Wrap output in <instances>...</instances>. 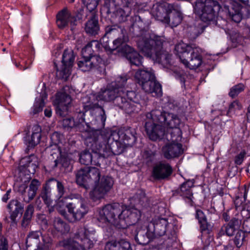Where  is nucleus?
<instances>
[{"label":"nucleus","mask_w":250,"mask_h":250,"mask_svg":"<svg viewBox=\"0 0 250 250\" xmlns=\"http://www.w3.org/2000/svg\"><path fill=\"white\" fill-rule=\"evenodd\" d=\"M128 80L127 75L118 76L105 88L101 89L96 96L97 100L111 103L127 114L138 112L141 105L135 92L128 89Z\"/></svg>","instance_id":"obj_1"},{"label":"nucleus","mask_w":250,"mask_h":250,"mask_svg":"<svg viewBox=\"0 0 250 250\" xmlns=\"http://www.w3.org/2000/svg\"><path fill=\"white\" fill-rule=\"evenodd\" d=\"M106 119L105 110L103 107H100L99 114L93 124H97L96 127L92 128L91 136L87 140L88 146L94 151L99 152L103 158L120 154L127 147L121 140H115L114 137L116 132L102 129L105 126Z\"/></svg>","instance_id":"obj_2"},{"label":"nucleus","mask_w":250,"mask_h":250,"mask_svg":"<svg viewBox=\"0 0 250 250\" xmlns=\"http://www.w3.org/2000/svg\"><path fill=\"white\" fill-rule=\"evenodd\" d=\"M76 180L78 185L86 189L93 187L89 195L94 201L103 198L114 184L111 177L102 175L100 169L93 167L80 169L76 174Z\"/></svg>","instance_id":"obj_3"},{"label":"nucleus","mask_w":250,"mask_h":250,"mask_svg":"<svg viewBox=\"0 0 250 250\" xmlns=\"http://www.w3.org/2000/svg\"><path fill=\"white\" fill-rule=\"evenodd\" d=\"M141 212L136 208H125L118 203L107 204L100 209L97 219L111 223L120 229L135 225L140 219Z\"/></svg>","instance_id":"obj_4"},{"label":"nucleus","mask_w":250,"mask_h":250,"mask_svg":"<svg viewBox=\"0 0 250 250\" xmlns=\"http://www.w3.org/2000/svg\"><path fill=\"white\" fill-rule=\"evenodd\" d=\"M164 37L142 31L137 44L140 52L154 62L166 65L170 63L171 55L163 48Z\"/></svg>","instance_id":"obj_5"},{"label":"nucleus","mask_w":250,"mask_h":250,"mask_svg":"<svg viewBox=\"0 0 250 250\" xmlns=\"http://www.w3.org/2000/svg\"><path fill=\"white\" fill-rule=\"evenodd\" d=\"M176 55L185 67L195 69L203 63L202 50L195 44L180 42L175 47Z\"/></svg>","instance_id":"obj_6"},{"label":"nucleus","mask_w":250,"mask_h":250,"mask_svg":"<svg viewBox=\"0 0 250 250\" xmlns=\"http://www.w3.org/2000/svg\"><path fill=\"white\" fill-rule=\"evenodd\" d=\"M85 100L83 101V110H78L76 109V112L78 114L77 118H78V122H76L74 120L73 118H67L63 119L62 121V125L63 127L67 129H71L74 127H76L78 130L81 132H86L87 135H88V131H91L93 127H96V126L90 127L89 125L86 124V126L85 128L83 125V124L85 122V113L90 110H93L95 108H99L102 107L100 106L98 103H94L90 101V98L89 97H85L84 99Z\"/></svg>","instance_id":"obj_7"},{"label":"nucleus","mask_w":250,"mask_h":250,"mask_svg":"<svg viewBox=\"0 0 250 250\" xmlns=\"http://www.w3.org/2000/svg\"><path fill=\"white\" fill-rule=\"evenodd\" d=\"M221 6L215 0H197L194 6L195 13L204 22L215 21Z\"/></svg>","instance_id":"obj_8"},{"label":"nucleus","mask_w":250,"mask_h":250,"mask_svg":"<svg viewBox=\"0 0 250 250\" xmlns=\"http://www.w3.org/2000/svg\"><path fill=\"white\" fill-rule=\"evenodd\" d=\"M146 117L153 121H158L169 129L180 127L182 124L178 115L162 110H152L146 114Z\"/></svg>","instance_id":"obj_9"},{"label":"nucleus","mask_w":250,"mask_h":250,"mask_svg":"<svg viewBox=\"0 0 250 250\" xmlns=\"http://www.w3.org/2000/svg\"><path fill=\"white\" fill-rule=\"evenodd\" d=\"M27 247L37 246L36 250H50L53 245V240L49 234L43 233L41 230L29 232L26 239Z\"/></svg>","instance_id":"obj_10"},{"label":"nucleus","mask_w":250,"mask_h":250,"mask_svg":"<svg viewBox=\"0 0 250 250\" xmlns=\"http://www.w3.org/2000/svg\"><path fill=\"white\" fill-rule=\"evenodd\" d=\"M68 212L71 216L67 214L65 210H60V213L69 222L75 223L81 220L88 212V207L82 200L77 203L71 202L66 205Z\"/></svg>","instance_id":"obj_11"},{"label":"nucleus","mask_w":250,"mask_h":250,"mask_svg":"<svg viewBox=\"0 0 250 250\" xmlns=\"http://www.w3.org/2000/svg\"><path fill=\"white\" fill-rule=\"evenodd\" d=\"M75 56L72 49H65L62 56V67L59 70L55 62V67L56 68V75L60 79L66 81L71 74V68L73 65Z\"/></svg>","instance_id":"obj_12"},{"label":"nucleus","mask_w":250,"mask_h":250,"mask_svg":"<svg viewBox=\"0 0 250 250\" xmlns=\"http://www.w3.org/2000/svg\"><path fill=\"white\" fill-rule=\"evenodd\" d=\"M145 130L149 139L152 141L162 139L166 134L165 127L158 121L148 119L146 117Z\"/></svg>","instance_id":"obj_13"},{"label":"nucleus","mask_w":250,"mask_h":250,"mask_svg":"<svg viewBox=\"0 0 250 250\" xmlns=\"http://www.w3.org/2000/svg\"><path fill=\"white\" fill-rule=\"evenodd\" d=\"M71 98L68 94L65 92H58L54 102L56 105V114L61 117L67 115L71 106Z\"/></svg>","instance_id":"obj_14"},{"label":"nucleus","mask_w":250,"mask_h":250,"mask_svg":"<svg viewBox=\"0 0 250 250\" xmlns=\"http://www.w3.org/2000/svg\"><path fill=\"white\" fill-rule=\"evenodd\" d=\"M80 18L78 15H73L67 8H64L57 14L56 22L60 28H63L70 23L71 30H73Z\"/></svg>","instance_id":"obj_15"},{"label":"nucleus","mask_w":250,"mask_h":250,"mask_svg":"<svg viewBox=\"0 0 250 250\" xmlns=\"http://www.w3.org/2000/svg\"><path fill=\"white\" fill-rule=\"evenodd\" d=\"M91 136V131H88V135L85 139V144L92 151V153L89 151L84 150L80 155L79 161L84 165H93L97 166H100V159L102 157L99 152L93 150L90 146H88L87 143V139Z\"/></svg>","instance_id":"obj_16"},{"label":"nucleus","mask_w":250,"mask_h":250,"mask_svg":"<svg viewBox=\"0 0 250 250\" xmlns=\"http://www.w3.org/2000/svg\"><path fill=\"white\" fill-rule=\"evenodd\" d=\"M172 172V167L169 163L161 161L153 166L151 177L155 180H166L169 178Z\"/></svg>","instance_id":"obj_17"},{"label":"nucleus","mask_w":250,"mask_h":250,"mask_svg":"<svg viewBox=\"0 0 250 250\" xmlns=\"http://www.w3.org/2000/svg\"><path fill=\"white\" fill-rule=\"evenodd\" d=\"M116 49L123 54L131 65L137 66L142 65L143 57L133 48L125 44V42L122 43Z\"/></svg>","instance_id":"obj_18"},{"label":"nucleus","mask_w":250,"mask_h":250,"mask_svg":"<svg viewBox=\"0 0 250 250\" xmlns=\"http://www.w3.org/2000/svg\"><path fill=\"white\" fill-rule=\"evenodd\" d=\"M125 32V30L117 25L106 27L105 36H107L108 38H117L113 42V47L112 50H116L122 43L126 41L127 40L124 35Z\"/></svg>","instance_id":"obj_19"},{"label":"nucleus","mask_w":250,"mask_h":250,"mask_svg":"<svg viewBox=\"0 0 250 250\" xmlns=\"http://www.w3.org/2000/svg\"><path fill=\"white\" fill-rule=\"evenodd\" d=\"M241 217V215L237 214L228 223L222 226L218 233L219 236L221 237L225 235L229 237L233 236L240 229L242 224Z\"/></svg>","instance_id":"obj_20"},{"label":"nucleus","mask_w":250,"mask_h":250,"mask_svg":"<svg viewBox=\"0 0 250 250\" xmlns=\"http://www.w3.org/2000/svg\"><path fill=\"white\" fill-rule=\"evenodd\" d=\"M194 181L192 180L186 181L173 192V195L180 196L187 203L192 206L193 196L191 188L194 187Z\"/></svg>","instance_id":"obj_21"},{"label":"nucleus","mask_w":250,"mask_h":250,"mask_svg":"<svg viewBox=\"0 0 250 250\" xmlns=\"http://www.w3.org/2000/svg\"><path fill=\"white\" fill-rule=\"evenodd\" d=\"M168 224L167 219L158 218L153 219L147 227L149 231L153 232L155 237L156 236H161L165 234Z\"/></svg>","instance_id":"obj_22"},{"label":"nucleus","mask_w":250,"mask_h":250,"mask_svg":"<svg viewBox=\"0 0 250 250\" xmlns=\"http://www.w3.org/2000/svg\"><path fill=\"white\" fill-rule=\"evenodd\" d=\"M172 4L166 2L156 4L153 8L152 15L157 21L163 23L167 21V18L170 8H172Z\"/></svg>","instance_id":"obj_23"},{"label":"nucleus","mask_w":250,"mask_h":250,"mask_svg":"<svg viewBox=\"0 0 250 250\" xmlns=\"http://www.w3.org/2000/svg\"><path fill=\"white\" fill-rule=\"evenodd\" d=\"M162 151L164 157L167 159L178 157L184 151L181 143H173L166 144L162 147Z\"/></svg>","instance_id":"obj_24"},{"label":"nucleus","mask_w":250,"mask_h":250,"mask_svg":"<svg viewBox=\"0 0 250 250\" xmlns=\"http://www.w3.org/2000/svg\"><path fill=\"white\" fill-rule=\"evenodd\" d=\"M141 86L145 92L150 94L153 97H159L162 95V86L156 81L155 75Z\"/></svg>","instance_id":"obj_25"},{"label":"nucleus","mask_w":250,"mask_h":250,"mask_svg":"<svg viewBox=\"0 0 250 250\" xmlns=\"http://www.w3.org/2000/svg\"><path fill=\"white\" fill-rule=\"evenodd\" d=\"M172 7L167 18V21H165L164 23L173 28L177 26L181 22L183 15L178 5L172 4Z\"/></svg>","instance_id":"obj_26"},{"label":"nucleus","mask_w":250,"mask_h":250,"mask_svg":"<svg viewBox=\"0 0 250 250\" xmlns=\"http://www.w3.org/2000/svg\"><path fill=\"white\" fill-rule=\"evenodd\" d=\"M136 131L134 128L128 127L125 130H120L116 133L118 137L126 146H130L135 143L137 140Z\"/></svg>","instance_id":"obj_27"},{"label":"nucleus","mask_w":250,"mask_h":250,"mask_svg":"<svg viewBox=\"0 0 250 250\" xmlns=\"http://www.w3.org/2000/svg\"><path fill=\"white\" fill-rule=\"evenodd\" d=\"M7 208L10 214V218L11 223L14 224H17L16 218L19 214L21 215L23 211V205L17 199H13L10 201L7 205Z\"/></svg>","instance_id":"obj_28"},{"label":"nucleus","mask_w":250,"mask_h":250,"mask_svg":"<svg viewBox=\"0 0 250 250\" xmlns=\"http://www.w3.org/2000/svg\"><path fill=\"white\" fill-rule=\"evenodd\" d=\"M88 232L85 228L81 227L75 234V238L80 241L79 242L85 250H89L94 246L93 241L88 237Z\"/></svg>","instance_id":"obj_29"},{"label":"nucleus","mask_w":250,"mask_h":250,"mask_svg":"<svg viewBox=\"0 0 250 250\" xmlns=\"http://www.w3.org/2000/svg\"><path fill=\"white\" fill-rule=\"evenodd\" d=\"M130 201L131 204L139 208H146L150 205V200L143 189L137 190Z\"/></svg>","instance_id":"obj_30"},{"label":"nucleus","mask_w":250,"mask_h":250,"mask_svg":"<svg viewBox=\"0 0 250 250\" xmlns=\"http://www.w3.org/2000/svg\"><path fill=\"white\" fill-rule=\"evenodd\" d=\"M20 165L30 174H34L38 166L37 158L34 155L24 157L20 161Z\"/></svg>","instance_id":"obj_31"},{"label":"nucleus","mask_w":250,"mask_h":250,"mask_svg":"<svg viewBox=\"0 0 250 250\" xmlns=\"http://www.w3.org/2000/svg\"><path fill=\"white\" fill-rule=\"evenodd\" d=\"M34 131L31 136H26L24 138L25 144L28 147H33L38 144L40 142L41 134V129L38 125H35L33 127Z\"/></svg>","instance_id":"obj_32"},{"label":"nucleus","mask_w":250,"mask_h":250,"mask_svg":"<svg viewBox=\"0 0 250 250\" xmlns=\"http://www.w3.org/2000/svg\"><path fill=\"white\" fill-rule=\"evenodd\" d=\"M154 75V72L151 69H139L135 72L134 78L136 82L141 85L147 80H151Z\"/></svg>","instance_id":"obj_33"},{"label":"nucleus","mask_w":250,"mask_h":250,"mask_svg":"<svg viewBox=\"0 0 250 250\" xmlns=\"http://www.w3.org/2000/svg\"><path fill=\"white\" fill-rule=\"evenodd\" d=\"M155 238L154 234L151 231H149L148 228L147 231L144 230L139 231L136 235L135 239L136 241L140 245H146Z\"/></svg>","instance_id":"obj_34"},{"label":"nucleus","mask_w":250,"mask_h":250,"mask_svg":"<svg viewBox=\"0 0 250 250\" xmlns=\"http://www.w3.org/2000/svg\"><path fill=\"white\" fill-rule=\"evenodd\" d=\"M85 31L86 33L91 35H96L99 34L100 26L97 17L92 16L85 23Z\"/></svg>","instance_id":"obj_35"},{"label":"nucleus","mask_w":250,"mask_h":250,"mask_svg":"<svg viewBox=\"0 0 250 250\" xmlns=\"http://www.w3.org/2000/svg\"><path fill=\"white\" fill-rule=\"evenodd\" d=\"M51 190V188L50 186H48V182L47 181L45 184L43 186L39 197L36 199V203L37 204L38 202L40 203L41 200H40V198H41L47 206H50L52 203Z\"/></svg>","instance_id":"obj_36"},{"label":"nucleus","mask_w":250,"mask_h":250,"mask_svg":"<svg viewBox=\"0 0 250 250\" xmlns=\"http://www.w3.org/2000/svg\"><path fill=\"white\" fill-rule=\"evenodd\" d=\"M100 46V43L96 40L90 42L82 49V54L83 56L88 58L93 56L94 52L98 51Z\"/></svg>","instance_id":"obj_37"},{"label":"nucleus","mask_w":250,"mask_h":250,"mask_svg":"<svg viewBox=\"0 0 250 250\" xmlns=\"http://www.w3.org/2000/svg\"><path fill=\"white\" fill-rule=\"evenodd\" d=\"M53 226L55 231L61 234L68 233L70 230L69 225L59 217L55 218Z\"/></svg>","instance_id":"obj_38"},{"label":"nucleus","mask_w":250,"mask_h":250,"mask_svg":"<svg viewBox=\"0 0 250 250\" xmlns=\"http://www.w3.org/2000/svg\"><path fill=\"white\" fill-rule=\"evenodd\" d=\"M165 135L167 139L171 141V143H180L179 142L182 139V133L180 127H178L169 129L167 133L166 132Z\"/></svg>","instance_id":"obj_39"},{"label":"nucleus","mask_w":250,"mask_h":250,"mask_svg":"<svg viewBox=\"0 0 250 250\" xmlns=\"http://www.w3.org/2000/svg\"><path fill=\"white\" fill-rule=\"evenodd\" d=\"M40 186V183L37 179H33L31 181L27 192L28 199L24 198V200L26 203H29L33 199L37 193V191Z\"/></svg>","instance_id":"obj_40"},{"label":"nucleus","mask_w":250,"mask_h":250,"mask_svg":"<svg viewBox=\"0 0 250 250\" xmlns=\"http://www.w3.org/2000/svg\"><path fill=\"white\" fill-rule=\"evenodd\" d=\"M57 151L59 153L60 156L58 157L54 161V165L52 166V169L59 167L60 169L62 167H66L69 164V161L67 156L65 155H62L61 153L60 149H58Z\"/></svg>","instance_id":"obj_41"},{"label":"nucleus","mask_w":250,"mask_h":250,"mask_svg":"<svg viewBox=\"0 0 250 250\" xmlns=\"http://www.w3.org/2000/svg\"><path fill=\"white\" fill-rule=\"evenodd\" d=\"M47 182L48 186H50L51 189L57 187L58 191L57 196L60 200L63 196L65 192L64 185L61 182L55 178H51L49 179Z\"/></svg>","instance_id":"obj_42"},{"label":"nucleus","mask_w":250,"mask_h":250,"mask_svg":"<svg viewBox=\"0 0 250 250\" xmlns=\"http://www.w3.org/2000/svg\"><path fill=\"white\" fill-rule=\"evenodd\" d=\"M77 64L79 68L83 72L89 71L94 67L90 57L83 56L82 60L78 61Z\"/></svg>","instance_id":"obj_43"},{"label":"nucleus","mask_w":250,"mask_h":250,"mask_svg":"<svg viewBox=\"0 0 250 250\" xmlns=\"http://www.w3.org/2000/svg\"><path fill=\"white\" fill-rule=\"evenodd\" d=\"M34 211V206L32 204L27 206L22 220L21 225L23 227H26L30 223Z\"/></svg>","instance_id":"obj_44"},{"label":"nucleus","mask_w":250,"mask_h":250,"mask_svg":"<svg viewBox=\"0 0 250 250\" xmlns=\"http://www.w3.org/2000/svg\"><path fill=\"white\" fill-rule=\"evenodd\" d=\"M242 108V105L240 102L238 100H235L229 104L227 115L232 117L240 111Z\"/></svg>","instance_id":"obj_45"},{"label":"nucleus","mask_w":250,"mask_h":250,"mask_svg":"<svg viewBox=\"0 0 250 250\" xmlns=\"http://www.w3.org/2000/svg\"><path fill=\"white\" fill-rule=\"evenodd\" d=\"M130 8H125L119 9L116 14V18L119 22H124L127 20V18L130 14Z\"/></svg>","instance_id":"obj_46"},{"label":"nucleus","mask_w":250,"mask_h":250,"mask_svg":"<svg viewBox=\"0 0 250 250\" xmlns=\"http://www.w3.org/2000/svg\"><path fill=\"white\" fill-rule=\"evenodd\" d=\"M155 152L151 150H145L142 155L144 163L150 166L155 160Z\"/></svg>","instance_id":"obj_47"},{"label":"nucleus","mask_w":250,"mask_h":250,"mask_svg":"<svg viewBox=\"0 0 250 250\" xmlns=\"http://www.w3.org/2000/svg\"><path fill=\"white\" fill-rule=\"evenodd\" d=\"M44 104L43 99H36L34 104L32 108L31 113L33 115H35L42 111Z\"/></svg>","instance_id":"obj_48"},{"label":"nucleus","mask_w":250,"mask_h":250,"mask_svg":"<svg viewBox=\"0 0 250 250\" xmlns=\"http://www.w3.org/2000/svg\"><path fill=\"white\" fill-rule=\"evenodd\" d=\"M245 89V86L243 84L240 83L232 86L229 92V95L234 98L237 96L239 93L242 92Z\"/></svg>","instance_id":"obj_49"},{"label":"nucleus","mask_w":250,"mask_h":250,"mask_svg":"<svg viewBox=\"0 0 250 250\" xmlns=\"http://www.w3.org/2000/svg\"><path fill=\"white\" fill-rule=\"evenodd\" d=\"M123 7L135 8L142 5V3L137 0H121Z\"/></svg>","instance_id":"obj_50"},{"label":"nucleus","mask_w":250,"mask_h":250,"mask_svg":"<svg viewBox=\"0 0 250 250\" xmlns=\"http://www.w3.org/2000/svg\"><path fill=\"white\" fill-rule=\"evenodd\" d=\"M244 231L239 229L235 232V236L234 238V242L237 248H240L243 244L245 239Z\"/></svg>","instance_id":"obj_51"},{"label":"nucleus","mask_w":250,"mask_h":250,"mask_svg":"<svg viewBox=\"0 0 250 250\" xmlns=\"http://www.w3.org/2000/svg\"><path fill=\"white\" fill-rule=\"evenodd\" d=\"M200 225V229L202 233L205 232L207 234L210 233L211 231L212 226L207 222V220L199 223Z\"/></svg>","instance_id":"obj_52"},{"label":"nucleus","mask_w":250,"mask_h":250,"mask_svg":"<svg viewBox=\"0 0 250 250\" xmlns=\"http://www.w3.org/2000/svg\"><path fill=\"white\" fill-rule=\"evenodd\" d=\"M83 2L85 4L87 9L90 12H92L96 9L98 4V0H87L86 1L83 0Z\"/></svg>","instance_id":"obj_53"},{"label":"nucleus","mask_w":250,"mask_h":250,"mask_svg":"<svg viewBox=\"0 0 250 250\" xmlns=\"http://www.w3.org/2000/svg\"><path fill=\"white\" fill-rule=\"evenodd\" d=\"M229 6L231 11H233L234 13H243V8L241 5L236 2H233L230 5H225V7L227 9V7Z\"/></svg>","instance_id":"obj_54"},{"label":"nucleus","mask_w":250,"mask_h":250,"mask_svg":"<svg viewBox=\"0 0 250 250\" xmlns=\"http://www.w3.org/2000/svg\"><path fill=\"white\" fill-rule=\"evenodd\" d=\"M227 10L232 21L236 23H239L241 21L242 19L243 13H234L233 11H231L229 6L227 7Z\"/></svg>","instance_id":"obj_55"},{"label":"nucleus","mask_w":250,"mask_h":250,"mask_svg":"<svg viewBox=\"0 0 250 250\" xmlns=\"http://www.w3.org/2000/svg\"><path fill=\"white\" fill-rule=\"evenodd\" d=\"M104 250H120V248L117 241H112L106 243Z\"/></svg>","instance_id":"obj_56"},{"label":"nucleus","mask_w":250,"mask_h":250,"mask_svg":"<svg viewBox=\"0 0 250 250\" xmlns=\"http://www.w3.org/2000/svg\"><path fill=\"white\" fill-rule=\"evenodd\" d=\"M120 250H129L130 249V244L129 242L125 239H121L117 242Z\"/></svg>","instance_id":"obj_57"},{"label":"nucleus","mask_w":250,"mask_h":250,"mask_svg":"<svg viewBox=\"0 0 250 250\" xmlns=\"http://www.w3.org/2000/svg\"><path fill=\"white\" fill-rule=\"evenodd\" d=\"M51 140L52 143L54 144L55 147L57 148V149H60V146L58 145L60 142V135L58 132H54L51 136Z\"/></svg>","instance_id":"obj_58"},{"label":"nucleus","mask_w":250,"mask_h":250,"mask_svg":"<svg viewBox=\"0 0 250 250\" xmlns=\"http://www.w3.org/2000/svg\"><path fill=\"white\" fill-rule=\"evenodd\" d=\"M246 153L245 151L240 152L234 158V163L236 165H240L243 163Z\"/></svg>","instance_id":"obj_59"},{"label":"nucleus","mask_w":250,"mask_h":250,"mask_svg":"<svg viewBox=\"0 0 250 250\" xmlns=\"http://www.w3.org/2000/svg\"><path fill=\"white\" fill-rule=\"evenodd\" d=\"M242 229L244 232H250V216L244 219L242 223Z\"/></svg>","instance_id":"obj_60"},{"label":"nucleus","mask_w":250,"mask_h":250,"mask_svg":"<svg viewBox=\"0 0 250 250\" xmlns=\"http://www.w3.org/2000/svg\"><path fill=\"white\" fill-rule=\"evenodd\" d=\"M195 217L198 219L199 223L207 220L206 216L204 213L200 209L196 210Z\"/></svg>","instance_id":"obj_61"},{"label":"nucleus","mask_w":250,"mask_h":250,"mask_svg":"<svg viewBox=\"0 0 250 250\" xmlns=\"http://www.w3.org/2000/svg\"><path fill=\"white\" fill-rule=\"evenodd\" d=\"M70 250H85L79 242H72L69 246Z\"/></svg>","instance_id":"obj_62"},{"label":"nucleus","mask_w":250,"mask_h":250,"mask_svg":"<svg viewBox=\"0 0 250 250\" xmlns=\"http://www.w3.org/2000/svg\"><path fill=\"white\" fill-rule=\"evenodd\" d=\"M8 241L6 238L1 237L0 238V250H8Z\"/></svg>","instance_id":"obj_63"},{"label":"nucleus","mask_w":250,"mask_h":250,"mask_svg":"<svg viewBox=\"0 0 250 250\" xmlns=\"http://www.w3.org/2000/svg\"><path fill=\"white\" fill-rule=\"evenodd\" d=\"M91 61L93 62L94 67H96L99 64H101L103 62L102 59L97 55H93L90 57Z\"/></svg>","instance_id":"obj_64"}]
</instances>
